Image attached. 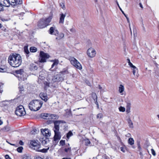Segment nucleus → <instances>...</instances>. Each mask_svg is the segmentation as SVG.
<instances>
[{
    "instance_id": "obj_57",
    "label": "nucleus",
    "mask_w": 159,
    "mask_h": 159,
    "mask_svg": "<svg viewBox=\"0 0 159 159\" xmlns=\"http://www.w3.org/2000/svg\"><path fill=\"white\" fill-rule=\"evenodd\" d=\"M139 6L141 7V8H142V9H143V6L142 5V3L141 2H140L139 3Z\"/></svg>"
},
{
    "instance_id": "obj_25",
    "label": "nucleus",
    "mask_w": 159,
    "mask_h": 159,
    "mask_svg": "<svg viewBox=\"0 0 159 159\" xmlns=\"http://www.w3.org/2000/svg\"><path fill=\"white\" fill-rule=\"evenodd\" d=\"M53 61V63L52 65L51 68L50 69V70H51V69L53 68L55 66H57L59 63L58 61L57 60Z\"/></svg>"
},
{
    "instance_id": "obj_39",
    "label": "nucleus",
    "mask_w": 159,
    "mask_h": 159,
    "mask_svg": "<svg viewBox=\"0 0 159 159\" xmlns=\"http://www.w3.org/2000/svg\"><path fill=\"white\" fill-rule=\"evenodd\" d=\"M92 95L93 97V98L94 99V101H95V100H97V96L96 95V94L95 93H92Z\"/></svg>"
},
{
    "instance_id": "obj_16",
    "label": "nucleus",
    "mask_w": 159,
    "mask_h": 159,
    "mask_svg": "<svg viewBox=\"0 0 159 159\" xmlns=\"http://www.w3.org/2000/svg\"><path fill=\"white\" fill-rule=\"evenodd\" d=\"M39 96L41 99L44 101L45 102H46L48 99L47 94L45 93L42 92L40 93L39 94Z\"/></svg>"
},
{
    "instance_id": "obj_60",
    "label": "nucleus",
    "mask_w": 159,
    "mask_h": 159,
    "mask_svg": "<svg viewBox=\"0 0 159 159\" xmlns=\"http://www.w3.org/2000/svg\"><path fill=\"white\" fill-rule=\"evenodd\" d=\"M98 86H99V89H102V87L101 86H100V85H99Z\"/></svg>"
},
{
    "instance_id": "obj_21",
    "label": "nucleus",
    "mask_w": 159,
    "mask_h": 159,
    "mask_svg": "<svg viewBox=\"0 0 159 159\" xmlns=\"http://www.w3.org/2000/svg\"><path fill=\"white\" fill-rule=\"evenodd\" d=\"M116 2L117 6H118L120 10L121 11L122 13L124 14V15L126 17V18L127 20L128 21V23H129V18L127 17V16L125 13L124 12L122 11V9L120 7V6L119 5V4L117 1H116Z\"/></svg>"
},
{
    "instance_id": "obj_55",
    "label": "nucleus",
    "mask_w": 159,
    "mask_h": 159,
    "mask_svg": "<svg viewBox=\"0 0 159 159\" xmlns=\"http://www.w3.org/2000/svg\"><path fill=\"white\" fill-rule=\"evenodd\" d=\"M34 159H43L40 157H36V158H34Z\"/></svg>"
},
{
    "instance_id": "obj_53",
    "label": "nucleus",
    "mask_w": 159,
    "mask_h": 159,
    "mask_svg": "<svg viewBox=\"0 0 159 159\" xmlns=\"http://www.w3.org/2000/svg\"><path fill=\"white\" fill-rule=\"evenodd\" d=\"M120 149L121 151H122L123 152H125V150L123 147H121Z\"/></svg>"
},
{
    "instance_id": "obj_32",
    "label": "nucleus",
    "mask_w": 159,
    "mask_h": 159,
    "mask_svg": "<svg viewBox=\"0 0 159 159\" xmlns=\"http://www.w3.org/2000/svg\"><path fill=\"white\" fill-rule=\"evenodd\" d=\"M72 133L70 131L66 134V137L69 139L70 137L73 135Z\"/></svg>"
},
{
    "instance_id": "obj_14",
    "label": "nucleus",
    "mask_w": 159,
    "mask_h": 159,
    "mask_svg": "<svg viewBox=\"0 0 159 159\" xmlns=\"http://www.w3.org/2000/svg\"><path fill=\"white\" fill-rule=\"evenodd\" d=\"M16 73L17 74L18 77H20V79H19V80H20V79H21V80H22L23 79H24L23 77L24 71L23 69H21L16 70Z\"/></svg>"
},
{
    "instance_id": "obj_59",
    "label": "nucleus",
    "mask_w": 159,
    "mask_h": 159,
    "mask_svg": "<svg viewBox=\"0 0 159 159\" xmlns=\"http://www.w3.org/2000/svg\"><path fill=\"white\" fill-rule=\"evenodd\" d=\"M62 159H71L70 158H68V157H64Z\"/></svg>"
},
{
    "instance_id": "obj_18",
    "label": "nucleus",
    "mask_w": 159,
    "mask_h": 159,
    "mask_svg": "<svg viewBox=\"0 0 159 159\" xmlns=\"http://www.w3.org/2000/svg\"><path fill=\"white\" fill-rule=\"evenodd\" d=\"M0 4L6 7H9L7 0H0Z\"/></svg>"
},
{
    "instance_id": "obj_13",
    "label": "nucleus",
    "mask_w": 159,
    "mask_h": 159,
    "mask_svg": "<svg viewBox=\"0 0 159 159\" xmlns=\"http://www.w3.org/2000/svg\"><path fill=\"white\" fill-rule=\"evenodd\" d=\"M66 13L65 12L64 13H61L60 14V18L59 20V23L60 24H63L64 23V20L66 16Z\"/></svg>"
},
{
    "instance_id": "obj_8",
    "label": "nucleus",
    "mask_w": 159,
    "mask_h": 159,
    "mask_svg": "<svg viewBox=\"0 0 159 159\" xmlns=\"http://www.w3.org/2000/svg\"><path fill=\"white\" fill-rule=\"evenodd\" d=\"M42 118L46 119H55L58 118V116L55 114H50L44 113L42 114Z\"/></svg>"
},
{
    "instance_id": "obj_2",
    "label": "nucleus",
    "mask_w": 159,
    "mask_h": 159,
    "mask_svg": "<svg viewBox=\"0 0 159 159\" xmlns=\"http://www.w3.org/2000/svg\"><path fill=\"white\" fill-rule=\"evenodd\" d=\"M63 123H65V122L62 120H55L53 121L54 126L53 128L55 135L54 136V140L55 141H58L60 140L61 137V133L59 131V126L60 124Z\"/></svg>"
},
{
    "instance_id": "obj_10",
    "label": "nucleus",
    "mask_w": 159,
    "mask_h": 159,
    "mask_svg": "<svg viewBox=\"0 0 159 159\" xmlns=\"http://www.w3.org/2000/svg\"><path fill=\"white\" fill-rule=\"evenodd\" d=\"M8 2L10 5L14 7L15 6L19 4H21L22 3V0H7Z\"/></svg>"
},
{
    "instance_id": "obj_47",
    "label": "nucleus",
    "mask_w": 159,
    "mask_h": 159,
    "mask_svg": "<svg viewBox=\"0 0 159 159\" xmlns=\"http://www.w3.org/2000/svg\"><path fill=\"white\" fill-rule=\"evenodd\" d=\"M129 65L130 66V67H131L132 68H135V66L133 65V64L131 62Z\"/></svg>"
},
{
    "instance_id": "obj_5",
    "label": "nucleus",
    "mask_w": 159,
    "mask_h": 159,
    "mask_svg": "<svg viewBox=\"0 0 159 159\" xmlns=\"http://www.w3.org/2000/svg\"><path fill=\"white\" fill-rule=\"evenodd\" d=\"M15 113L16 115L20 116L25 115L26 113L24 108L22 105H20L16 107Z\"/></svg>"
},
{
    "instance_id": "obj_48",
    "label": "nucleus",
    "mask_w": 159,
    "mask_h": 159,
    "mask_svg": "<svg viewBox=\"0 0 159 159\" xmlns=\"http://www.w3.org/2000/svg\"><path fill=\"white\" fill-rule=\"evenodd\" d=\"M138 148L139 149V150L140 151L141 149V147H140V145L139 143H138Z\"/></svg>"
},
{
    "instance_id": "obj_33",
    "label": "nucleus",
    "mask_w": 159,
    "mask_h": 159,
    "mask_svg": "<svg viewBox=\"0 0 159 159\" xmlns=\"http://www.w3.org/2000/svg\"><path fill=\"white\" fill-rule=\"evenodd\" d=\"M71 148L70 147H69L67 148H66L64 149V151L67 153H70L71 152Z\"/></svg>"
},
{
    "instance_id": "obj_1",
    "label": "nucleus",
    "mask_w": 159,
    "mask_h": 159,
    "mask_svg": "<svg viewBox=\"0 0 159 159\" xmlns=\"http://www.w3.org/2000/svg\"><path fill=\"white\" fill-rule=\"evenodd\" d=\"M8 61L11 66L14 67H18L21 64V58L20 54H13L9 56Z\"/></svg>"
},
{
    "instance_id": "obj_35",
    "label": "nucleus",
    "mask_w": 159,
    "mask_h": 159,
    "mask_svg": "<svg viewBox=\"0 0 159 159\" xmlns=\"http://www.w3.org/2000/svg\"><path fill=\"white\" fill-rule=\"evenodd\" d=\"M84 142L85 143V145L87 146L90 143L89 140L88 139H84Z\"/></svg>"
},
{
    "instance_id": "obj_23",
    "label": "nucleus",
    "mask_w": 159,
    "mask_h": 159,
    "mask_svg": "<svg viewBox=\"0 0 159 159\" xmlns=\"http://www.w3.org/2000/svg\"><path fill=\"white\" fill-rule=\"evenodd\" d=\"M44 134H45V137H49L50 135V133L49 130L48 129H45Z\"/></svg>"
},
{
    "instance_id": "obj_43",
    "label": "nucleus",
    "mask_w": 159,
    "mask_h": 159,
    "mask_svg": "<svg viewBox=\"0 0 159 159\" xmlns=\"http://www.w3.org/2000/svg\"><path fill=\"white\" fill-rule=\"evenodd\" d=\"M102 113H99L98 114L97 117L98 118H101L102 117Z\"/></svg>"
},
{
    "instance_id": "obj_11",
    "label": "nucleus",
    "mask_w": 159,
    "mask_h": 159,
    "mask_svg": "<svg viewBox=\"0 0 159 159\" xmlns=\"http://www.w3.org/2000/svg\"><path fill=\"white\" fill-rule=\"evenodd\" d=\"M87 54L89 57L93 58L95 57L96 52L94 48H90L87 50Z\"/></svg>"
},
{
    "instance_id": "obj_38",
    "label": "nucleus",
    "mask_w": 159,
    "mask_h": 159,
    "mask_svg": "<svg viewBox=\"0 0 159 159\" xmlns=\"http://www.w3.org/2000/svg\"><path fill=\"white\" fill-rule=\"evenodd\" d=\"M133 74L134 75H137V74H136V73L137 72V68L135 67V68H133Z\"/></svg>"
},
{
    "instance_id": "obj_19",
    "label": "nucleus",
    "mask_w": 159,
    "mask_h": 159,
    "mask_svg": "<svg viewBox=\"0 0 159 159\" xmlns=\"http://www.w3.org/2000/svg\"><path fill=\"white\" fill-rule=\"evenodd\" d=\"M30 69L32 71H35L38 69L37 66L34 64L32 63L30 65Z\"/></svg>"
},
{
    "instance_id": "obj_30",
    "label": "nucleus",
    "mask_w": 159,
    "mask_h": 159,
    "mask_svg": "<svg viewBox=\"0 0 159 159\" xmlns=\"http://www.w3.org/2000/svg\"><path fill=\"white\" fill-rule=\"evenodd\" d=\"M128 124L130 128H133V123L131 120L129 119L128 120Z\"/></svg>"
},
{
    "instance_id": "obj_12",
    "label": "nucleus",
    "mask_w": 159,
    "mask_h": 159,
    "mask_svg": "<svg viewBox=\"0 0 159 159\" xmlns=\"http://www.w3.org/2000/svg\"><path fill=\"white\" fill-rule=\"evenodd\" d=\"M49 33L51 34H54L56 36L58 34V31L55 27H52L50 28L49 30Z\"/></svg>"
},
{
    "instance_id": "obj_17",
    "label": "nucleus",
    "mask_w": 159,
    "mask_h": 159,
    "mask_svg": "<svg viewBox=\"0 0 159 159\" xmlns=\"http://www.w3.org/2000/svg\"><path fill=\"white\" fill-rule=\"evenodd\" d=\"M52 16H50L47 18L43 19L47 26L49 25V23L52 20Z\"/></svg>"
},
{
    "instance_id": "obj_3",
    "label": "nucleus",
    "mask_w": 159,
    "mask_h": 159,
    "mask_svg": "<svg viewBox=\"0 0 159 159\" xmlns=\"http://www.w3.org/2000/svg\"><path fill=\"white\" fill-rule=\"evenodd\" d=\"M43 102L38 100H34L30 102L29 105L30 109L33 111H37L42 107Z\"/></svg>"
},
{
    "instance_id": "obj_27",
    "label": "nucleus",
    "mask_w": 159,
    "mask_h": 159,
    "mask_svg": "<svg viewBox=\"0 0 159 159\" xmlns=\"http://www.w3.org/2000/svg\"><path fill=\"white\" fill-rule=\"evenodd\" d=\"M128 143L130 145H133L134 144V141L133 138H129L128 140Z\"/></svg>"
},
{
    "instance_id": "obj_58",
    "label": "nucleus",
    "mask_w": 159,
    "mask_h": 159,
    "mask_svg": "<svg viewBox=\"0 0 159 159\" xmlns=\"http://www.w3.org/2000/svg\"><path fill=\"white\" fill-rule=\"evenodd\" d=\"M127 60L128 61V64L129 65V64H130L131 63L129 59H127Z\"/></svg>"
},
{
    "instance_id": "obj_42",
    "label": "nucleus",
    "mask_w": 159,
    "mask_h": 159,
    "mask_svg": "<svg viewBox=\"0 0 159 159\" xmlns=\"http://www.w3.org/2000/svg\"><path fill=\"white\" fill-rule=\"evenodd\" d=\"M60 144L62 146H63L65 144V140H61L60 142Z\"/></svg>"
},
{
    "instance_id": "obj_9",
    "label": "nucleus",
    "mask_w": 159,
    "mask_h": 159,
    "mask_svg": "<svg viewBox=\"0 0 159 159\" xmlns=\"http://www.w3.org/2000/svg\"><path fill=\"white\" fill-rule=\"evenodd\" d=\"M40 56L39 60L41 62H45L46 59L49 57V56L48 53H44L43 51L40 52Z\"/></svg>"
},
{
    "instance_id": "obj_63",
    "label": "nucleus",
    "mask_w": 159,
    "mask_h": 159,
    "mask_svg": "<svg viewBox=\"0 0 159 159\" xmlns=\"http://www.w3.org/2000/svg\"><path fill=\"white\" fill-rule=\"evenodd\" d=\"M2 26V25L0 23V28H1Z\"/></svg>"
},
{
    "instance_id": "obj_31",
    "label": "nucleus",
    "mask_w": 159,
    "mask_h": 159,
    "mask_svg": "<svg viewBox=\"0 0 159 159\" xmlns=\"http://www.w3.org/2000/svg\"><path fill=\"white\" fill-rule=\"evenodd\" d=\"M126 108H130V107H131V105L130 101H126Z\"/></svg>"
},
{
    "instance_id": "obj_36",
    "label": "nucleus",
    "mask_w": 159,
    "mask_h": 159,
    "mask_svg": "<svg viewBox=\"0 0 159 159\" xmlns=\"http://www.w3.org/2000/svg\"><path fill=\"white\" fill-rule=\"evenodd\" d=\"M23 149V148L22 147H20L17 148V151L21 153L22 152V150Z\"/></svg>"
},
{
    "instance_id": "obj_6",
    "label": "nucleus",
    "mask_w": 159,
    "mask_h": 159,
    "mask_svg": "<svg viewBox=\"0 0 159 159\" xmlns=\"http://www.w3.org/2000/svg\"><path fill=\"white\" fill-rule=\"evenodd\" d=\"M64 77V76H63L61 74L59 73L53 77L52 81V82L62 81L63 80Z\"/></svg>"
},
{
    "instance_id": "obj_61",
    "label": "nucleus",
    "mask_w": 159,
    "mask_h": 159,
    "mask_svg": "<svg viewBox=\"0 0 159 159\" xmlns=\"http://www.w3.org/2000/svg\"><path fill=\"white\" fill-rule=\"evenodd\" d=\"M125 2H126L127 4H128L129 3L128 0H125Z\"/></svg>"
},
{
    "instance_id": "obj_50",
    "label": "nucleus",
    "mask_w": 159,
    "mask_h": 159,
    "mask_svg": "<svg viewBox=\"0 0 159 159\" xmlns=\"http://www.w3.org/2000/svg\"><path fill=\"white\" fill-rule=\"evenodd\" d=\"M3 10V6L0 4V11Z\"/></svg>"
},
{
    "instance_id": "obj_24",
    "label": "nucleus",
    "mask_w": 159,
    "mask_h": 159,
    "mask_svg": "<svg viewBox=\"0 0 159 159\" xmlns=\"http://www.w3.org/2000/svg\"><path fill=\"white\" fill-rule=\"evenodd\" d=\"M24 50L25 52L26 53V57H29V55H28V54L30 53V52L28 50L27 47L25 46L24 47Z\"/></svg>"
},
{
    "instance_id": "obj_40",
    "label": "nucleus",
    "mask_w": 159,
    "mask_h": 159,
    "mask_svg": "<svg viewBox=\"0 0 159 159\" xmlns=\"http://www.w3.org/2000/svg\"><path fill=\"white\" fill-rule=\"evenodd\" d=\"M22 159H31L30 157L26 155H24L22 157Z\"/></svg>"
},
{
    "instance_id": "obj_22",
    "label": "nucleus",
    "mask_w": 159,
    "mask_h": 159,
    "mask_svg": "<svg viewBox=\"0 0 159 159\" xmlns=\"http://www.w3.org/2000/svg\"><path fill=\"white\" fill-rule=\"evenodd\" d=\"M125 88L123 85L120 84L119 87V93H121L124 91Z\"/></svg>"
},
{
    "instance_id": "obj_46",
    "label": "nucleus",
    "mask_w": 159,
    "mask_h": 159,
    "mask_svg": "<svg viewBox=\"0 0 159 159\" xmlns=\"http://www.w3.org/2000/svg\"><path fill=\"white\" fill-rule=\"evenodd\" d=\"M5 159H11L8 155H6L5 156Z\"/></svg>"
},
{
    "instance_id": "obj_56",
    "label": "nucleus",
    "mask_w": 159,
    "mask_h": 159,
    "mask_svg": "<svg viewBox=\"0 0 159 159\" xmlns=\"http://www.w3.org/2000/svg\"><path fill=\"white\" fill-rule=\"evenodd\" d=\"M96 101L95 102V104L97 105V106L98 108H99V105H98V103L97 102V100H96Z\"/></svg>"
},
{
    "instance_id": "obj_7",
    "label": "nucleus",
    "mask_w": 159,
    "mask_h": 159,
    "mask_svg": "<svg viewBox=\"0 0 159 159\" xmlns=\"http://www.w3.org/2000/svg\"><path fill=\"white\" fill-rule=\"evenodd\" d=\"M70 62L71 64L76 68L80 70L82 68L81 64L75 58H72L70 59Z\"/></svg>"
},
{
    "instance_id": "obj_41",
    "label": "nucleus",
    "mask_w": 159,
    "mask_h": 159,
    "mask_svg": "<svg viewBox=\"0 0 159 159\" xmlns=\"http://www.w3.org/2000/svg\"><path fill=\"white\" fill-rule=\"evenodd\" d=\"M60 6L64 10L65 9V6L63 3L61 2L60 3Z\"/></svg>"
},
{
    "instance_id": "obj_37",
    "label": "nucleus",
    "mask_w": 159,
    "mask_h": 159,
    "mask_svg": "<svg viewBox=\"0 0 159 159\" xmlns=\"http://www.w3.org/2000/svg\"><path fill=\"white\" fill-rule=\"evenodd\" d=\"M7 69L5 67L0 68V72H5L7 71Z\"/></svg>"
},
{
    "instance_id": "obj_34",
    "label": "nucleus",
    "mask_w": 159,
    "mask_h": 159,
    "mask_svg": "<svg viewBox=\"0 0 159 159\" xmlns=\"http://www.w3.org/2000/svg\"><path fill=\"white\" fill-rule=\"evenodd\" d=\"M119 110L120 111L124 112L125 111V108L124 107L120 106L119 108Z\"/></svg>"
},
{
    "instance_id": "obj_51",
    "label": "nucleus",
    "mask_w": 159,
    "mask_h": 159,
    "mask_svg": "<svg viewBox=\"0 0 159 159\" xmlns=\"http://www.w3.org/2000/svg\"><path fill=\"white\" fill-rule=\"evenodd\" d=\"M19 143L20 145H24V143L21 140H20L19 142Z\"/></svg>"
},
{
    "instance_id": "obj_15",
    "label": "nucleus",
    "mask_w": 159,
    "mask_h": 159,
    "mask_svg": "<svg viewBox=\"0 0 159 159\" xmlns=\"http://www.w3.org/2000/svg\"><path fill=\"white\" fill-rule=\"evenodd\" d=\"M38 26L39 28H43L47 26L43 19H41L39 21Z\"/></svg>"
},
{
    "instance_id": "obj_4",
    "label": "nucleus",
    "mask_w": 159,
    "mask_h": 159,
    "mask_svg": "<svg viewBox=\"0 0 159 159\" xmlns=\"http://www.w3.org/2000/svg\"><path fill=\"white\" fill-rule=\"evenodd\" d=\"M30 147L36 151L42 152H46L48 149L43 148L42 149H40V145L39 142L35 140H33L30 141Z\"/></svg>"
},
{
    "instance_id": "obj_29",
    "label": "nucleus",
    "mask_w": 159,
    "mask_h": 159,
    "mask_svg": "<svg viewBox=\"0 0 159 159\" xmlns=\"http://www.w3.org/2000/svg\"><path fill=\"white\" fill-rule=\"evenodd\" d=\"M3 131H8L10 129V127L8 126L4 127L2 129Z\"/></svg>"
},
{
    "instance_id": "obj_26",
    "label": "nucleus",
    "mask_w": 159,
    "mask_h": 159,
    "mask_svg": "<svg viewBox=\"0 0 159 159\" xmlns=\"http://www.w3.org/2000/svg\"><path fill=\"white\" fill-rule=\"evenodd\" d=\"M30 51L31 52H34L37 51L36 48L34 47H31L30 48Z\"/></svg>"
},
{
    "instance_id": "obj_49",
    "label": "nucleus",
    "mask_w": 159,
    "mask_h": 159,
    "mask_svg": "<svg viewBox=\"0 0 159 159\" xmlns=\"http://www.w3.org/2000/svg\"><path fill=\"white\" fill-rule=\"evenodd\" d=\"M70 31L72 33H74L75 31V29L73 28H71L70 30Z\"/></svg>"
},
{
    "instance_id": "obj_54",
    "label": "nucleus",
    "mask_w": 159,
    "mask_h": 159,
    "mask_svg": "<svg viewBox=\"0 0 159 159\" xmlns=\"http://www.w3.org/2000/svg\"><path fill=\"white\" fill-rule=\"evenodd\" d=\"M42 143L43 144H45L47 143V142L46 140H44L42 141Z\"/></svg>"
},
{
    "instance_id": "obj_52",
    "label": "nucleus",
    "mask_w": 159,
    "mask_h": 159,
    "mask_svg": "<svg viewBox=\"0 0 159 159\" xmlns=\"http://www.w3.org/2000/svg\"><path fill=\"white\" fill-rule=\"evenodd\" d=\"M130 108H126V112L127 113H128L130 112Z\"/></svg>"
},
{
    "instance_id": "obj_20",
    "label": "nucleus",
    "mask_w": 159,
    "mask_h": 159,
    "mask_svg": "<svg viewBox=\"0 0 159 159\" xmlns=\"http://www.w3.org/2000/svg\"><path fill=\"white\" fill-rule=\"evenodd\" d=\"M60 74H61L63 76L64 75H66L69 73L67 69L65 68L64 69L61 71L59 73Z\"/></svg>"
},
{
    "instance_id": "obj_62",
    "label": "nucleus",
    "mask_w": 159,
    "mask_h": 159,
    "mask_svg": "<svg viewBox=\"0 0 159 159\" xmlns=\"http://www.w3.org/2000/svg\"><path fill=\"white\" fill-rule=\"evenodd\" d=\"M87 84H88V85L90 86V83L88 82V83H87Z\"/></svg>"
},
{
    "instance_id": "obj_28",
    "label": "nucleus",
    "mask_w": 159,
    "mask_h": 159,
    "mask_svg": "<svg viewBox=\"0 0 159 159\" xmlns=\"http://www.w3.org/2000/svg\"><path fill=\"white\" fill-rule=\"evenodd\" d=\"M64 34L63 33H61L59 34V36L56 38V39H62L64 37Z\"/></svg>"
},
{
    "instance_id": "obj_45",
    "label": "nucleus",
    "mask_w": 159,
    "mask_h": 159,
    "mask_svg": "<svg viewBox=\"0 0 159 159\" xmlns=\"http://www.w3.org/2000/svg\"><path fill=\"white\" fill-rule=\"evenodd\" d=\"M44 131H45L44 129H41V133L43 136H45V134H44L45 132H44Z\"/></svg>"
},
{
    "instance_id": "obj_44",
    "label": "nucleus",
    "mask_w": 159,
    "mask_h": 159,
    "mask_svg": "<svg viewBox=\"0 0 159 159\" xmlns=\"http://www.w3.org/2000/svg\"><path fill=\"white\" fill-rule=\"evenodd\" d=\"M151 151L152 155H153L154 156H155L156 154L154 150L153 149H151Z\"/></svg>"
},
{
    "instance_id": "obj_64",
    "label": "nucleus",
    "mask_w": 159,
    "mask_h": 159,
    "mask_svg": "<svg viewBox=\"0 0 159 159\" xmlns=\"http://www.w3.org/2000/svg\"><path fill=\"white\" fill-rule=\"evenodd\" d=\"M140 154L141 155H142V152H140Z\"/></svg>"
}]
</instances>
